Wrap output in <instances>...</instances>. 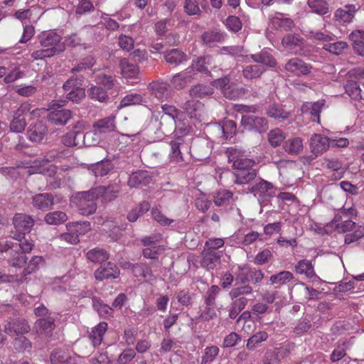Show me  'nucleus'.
I'll return each instance as SVG.
<instances>
[{"label": "nucleus", "mask_w": 364, "mask_h": 364, "mask_svg": "<svg viewBox=\"0 0 364 364\" xmlns=\"http://www.w3.org/2000/svg\"><path fill=\"white\" fill-rule=\"evenodd\" d=\"M166 61L170 64L178 65L186 61V55L178 49H171L164 55Z\"/></svg>", "instance_id": "38"}, {"label": "nucleus", "mask_w": 364, "mask_h": 364, "mask_svg": "<svg viewBox=\"0 0 364 364\" xmlns=\"http://www.w3.org/2000/svg\"><path fill=\"white\" fill-rule=\"evenodd\" d=\"M293 279V274L289 271H282L270 277L269 281L272 284L283 285Z\"/></svg>", "instance_id": "50"}, {"label": "nucleus", "mask_w": 364, "mask_h": 364, "mask_svg": "<svg viewBox=\"0 0 364 364\" xmlns=\"http://www.w3.org/2000/svg\"><path fill=\"white\" fill-rule=\"evenodd\" d=\"M67 230L79 235H85L91 229L90 223L87 221L69 223L66 225Z\"/></svg>", "instance_id": "46"}, {"label": "nucleus", "mask_w": 364, "mask_h": 364, "mask_svg": "<svg viewBox=\"0 0 364 364\" xmlns=\"http://www.w3.org/2000/svg\"><path fill=\"white\" fill-rule=\"evenodd\" d=\"M183 109L190 118L199 121L203 119L204 109L203 105L200 102L195 100L187 101L183 106Z\"/></svg>", "instance_id": "20"}, {"label": "nucleus", "mask_w": 364, "mask_h": 364, "mask_svg": "<svg viewBox=\"0 0 364 364\" xmlns=\"http://www.w3.org/2000/svg\"><path fill=\"white\" fill-rule=\"evenodd\" d=\"M251 58L254 62L259 63V65L266 68H274L277 65V60L267 50H262L260 53L251 55Z\"/></svg>", "instance_id": "25"}, {"label": "nucleus", "mask_w": 364, "mask_h": 364, "mask_svg": "<svg viewBox=\"0 0 364 364\" xmlns=\"http://www.w3.org/2000/svg\"><path fill=\"white\" fill-rule=\"evenodd\" d=\"M71 117L72 114L69 109H61L51 110L48 115V119L53 124L65 125Z\"/></svg>", "instance_id": "21"}, {"label": "nucleus", "mask_w": 364, "mask_h": 364, "mask_svg": "<svg viewBox=\"0 0 364 364\" xmlns=\"http://www.w3.org/2000/svg\"><path fill=\"white\" fill-rule=\"evenodd\" d=\"M192 77L190 70L187 68L183 72L177 73L173 76L171 82L175 88L182 89L187 85Z\"/></svg>", "instance_id": "36"}, {"label": "nucleus", "mask_w": 364, "mask_h": 364, "mask_svg": "<svg viewBox=\"0 0 364 364\" xmlns=\"http://www.w3.org/2000/svg\"><path fill=\"white\" fill-rule=\"evenodd\" d=\"M282 43L287 50L297 54L303 50L304 40L299 35L287 34L282 38Z\"/></svg>", "instance_id": "14"}, {"label": "nucleus", "mask_w": 364, "mask_h": 364, "mask_svg": "<svg viewBox=\"0 0 364 364\" xmlns=\"http://www.w3.org/2000/svg\"><path fill=\"white\" fill-rule=\"evenodd\" d=\"M171 151L168 158L172 163H179L183 161L181 150L184 149V141L183 139H176L170 143Z\"/></svg>", "instance_id": "24"}, {"label": "nucleus", "mask_w": 364, "mask_h": 364, "mask_svg": "<svg viewBox=\"0 0 364 364\" xmlns=\"http://www.w3.org/2000/svg\"><path fill=\"white\" fill-rule=\"evenodd\" d=\"M236 149L230 151L229 156V161H233V166L237 171L252 169V167L255 165V161L247 158H240L237 155Z\"/></svg>", "instance_id": "26"}, {"label": "nucleus", "mask_w": 364, "mask_h": 364, "mask_svg": "<svg viewBox=\"0 0 364 364\" xmlns=\"http://www.w3.org/2000/svg\"><path fill=\"white\" fill-rule=\"evenodd\" d=\"M347 94L353 100H360L362 98L361 89L357 82L348 80L346 87Z\"/></svg>", "instance_id": "55"}, {"label": "nucleus", "mask_w": 364, "mask_h": 364, "mask_svg": "<svg viewBox=\"0 0 364 364\" xmlns=\"http://www.w3.org/2000/svg\"><path fill=\"white\" fill-rule=\"evenodd\" d=\"M268 338V334L266 331H259L252 336L247 343V348L253 350L256 346L262 341H265Z\"/></svg>", "instance_id": "56"}, {"label": "nucleus", "mask_w": 364, "mask_h": 364, "mask_svg": "<svg viewBox=\"0 0 364 364\" xmlns=\"http://www.w3.org/2000/svg\"><path fill=\"white\" fill-rule=\"evenodd\" d=\"M325 105V100H321L315 102H305L301 106L303 114H309L312 121L320 122V112Z\"/></svg>", "instance_id": "19"}, {"label": "nucleus", "mask_w": 364, "mask_h": 364, "mask_svg": "<svg viewBox=\"0 0 364 364\" xmlns=\"http://www.w3.org/2000/svg\"><path fill=\"white\" fill-rule=\"evenodd\" d=\"M359 6L355 4H346L336 10L334 19L341 24H347L353 21Z\"/></svg>", "instance_id": "12"}, {"label": "nucleus", "mask_w": 364, "mask_h": 364, "mask_svg": "<svg viewBox=\"0 0 364 364\" xmlns=\"http://www.w3.org/2000/svg\"><path fill=\"white\" fill-rule=\"evenodd\" d=\"M267 114L269 117L274 118L279 121H283L289 117V112L284 110L281 106L277 105L271 106L267 111Z\"/></svg>", "instance_id": "49"}, {"label": "nucleus", "mask_w": 364, "mask_h": 364, "mask_svg": "<svg viewBox=\"0 0 364 364\" xmlns=\"http://www.w3.org/2000/svg\"><path fill=\"white\" fill-rule=\"evenodd\" d=\"M39 335L50 336L54 329V320L52 318H40L35 324Z\"/></svg>", "instance_id": "31"}, {"label": "nucleus", "mask_w": 364, "mask_h": 364, "mask_svg": "<svg viewBox=\"0 0 364 364\" xmlns=\"http://www.w3.org/2000/svg\"><path fill=\"white\" fill-rule=\"evenodd\" d=\"M190 95L193 97H203L213 94V89L207 85H197L190 89Z\"/></svg>", "instance_id": "54"}, {"label": "nucleus", "mask_w": 364, "mask_h": 364, "mask_svg": "<svg viewBox=\"0 0 364 364\" xmlns=\"http://www.w3.org/2000/svg\"><path fill=\"white\" fill-rule=\"evenodd\" d=\"M120 68L122 75L127 80V83L133 85L136 82L135 80L138 79L139 75L136 65L130 63L127 59H122L120 61Z\"/></svg>", "instance_id": "17"}, {"label": "nucleus", "mask_w": 364, "mask_h": 364, "mask_svg": "<svg viewBox=\"0 0 364 364\" xmlns=\"http://www.w3.org/2000/svg\"><path fill=\"white\" fill-rule=\"evenodd\" d=\"M14 346L18 351H23L30 348L31 343L23 335H21L14 338Z\"/></svg>", "instance_id": "63"}, {"label": "nucleus", "mask_w": 364, "mask_h": 364, "mask_svg": "<svg viewBox=\"0 0 364 364\" xmlns=\"http://www.w3.org/2000/svg\"><path fill=\"white\" fill-rule=\"evenodd\" d=\"M221 256V252H215L213 251L203 250L201 264L208 270L213 269L220 262Z\"/></svg>", "instance_id": "29"}, {"label": "nucleus", "mask_w": 364, "mask_h": 364, "mask_svg": "<svg viewBox=\"0 0 364 364\" xmlns=\"http://www.w3.org/2000/svg\"><path fill=\"white\" fill-rule=\"evenodd\" d=\"M107 329V323L106 322H100L92 329L89 338L92 341L94 346H97L101 344L103 336Z\"/></svg>", "instance_id": "32"}, {"label": "nucleus", "mask_w": 364, "mask_h": 364, "mask_svg": "<svg viewBox=\"0 0 364 364\" xmlns=\"http://www.w3.org/2000/svg\"><path fill=\"white\" fill-rule=\"evenodd\" d=\"M284 149L289 154L297 155L303 150V140L300 137H294L287 140Z\"/></svg>", "instance_id": "35"}, {"label": "nucleus", "mask_w": 364, "mask_h": 364, "mask_svg": "<svg viewBox=\"0 0 364 364\" xmlns=\"http://www.w3.org/2000/svg\"><path fill=\"white\" fill-rule=\"evenodd\" d=\"M97 280L102 281L108 279H115L119 275V270L117 265L108 262L105 265L100 266L94 273Z\"/></svg>", "instance_id": "16"}, {"label": "nucleus", "mask_w": 364, "mask_h": 364, "mask_svg": "<svg viewBox=\"0 0 364 364\" xmlns=\"http://www.w3.org/2000/svg\"><path fill=\"white\" fill-rule=\"evenodd\" d=\"M88 96L100 102H105L108 100L109 96L105 90L96 85H92L87 90Z\"/></svg>", "instance_id": "44"}, {"label": "nucleus", "mask_w": 364, "mask_h": 364, "mask_svg": "<svg viewBox=\"0 0 364 364\" xmlns=\"http://www.w3.org/2000/svg\"><path fill=\"white\" fill-rule=\"evenodd\" d=\"M232 197V193L227 190L218 191L214 196V203L218 206L227 205Z\"/></svg>", "instance_id": "58"}, {"label": "nucleus", "mask_w": 364, "mask_h": 364, "mask_svg": "<svg viewBox=\"0 0 364 364\" xmlns=\"http://www.w3.org/2000/svg\"><path fill=\"white\" fill-rule=\"evenodd\" d=\"M219 352V348L216 346H207L204 349L201 364H209L213 362L218 355Z\"/></svg>", "instance_id": "51"}, {"label": "nucleus", "mask_w": 364, "mask_h": 364, "mask_svg": "<svg viewBox=\"0 0 364 364\" xmlns=\"http://www.w3.org/2000/svg\"><path fill=\"white\" fill-rule=\"evenodd\" d=\"M114 116H110L102 119L98 120L93 124V131L88 132L84 134L83 139L85 143L87 146H92L91 139H92L94 135L100 133H105L108 132L114 131L115 129L114 124Z\"/></svg>", "instance_id": "4"}, {"label": "nucleus", "mask_w": 364, "mask_h": 364, "mask_svg": "<svg viewBox=\"0 0 364 364\" xmlns=\"http://www.w3.org/2000/svg\"><path fill=\"white\" fill-rule=\"evenodd\" d=\"M87 258L94 263H101L108 259L109 254L103 249L94 248L87 253Z\"/></svg>", "instance_id": "43"}, {"label": "nucleus", "mask_w": 364, "mask_h": 364, "mask_svg": "<svg viewBox=\"0 0 364 364\" xmlns=\"http://www.w3.org/2000/svg\"><path fill=\"white\" fill-rule=\"evenodd\" d=\"M53 197L49 193H39L33 197V205L35 208L46 210L53 205Z\"/></svg>", "instance_id": "27"}, {"label": "nucleus", "mask_w": 364, "mask_h": 364, "mask_svg": "<svg viewBox=\"0 0 364 364\" xmlns=\"http://www.w3.org/2000/svg\"><path fill=\"white\" fill-rule=\"evenodd\" d=\"M184 10L189 16L198 15L200 12L198 3L196 0H185Z\"/></svg>", "instance_id": "64"}, {"label": "nucleus", "mask_w": 364, "mask_h": 364, "mask_svg": "<svg viewBox=\"0 0 364 364\" xmlns=\"http://www.w3.org/2000/svg\"><path fill=\"white\" fill-rule=\"evenodd\" d=\"M68 218L65 212L56 210L47 213L44 220L48 225H58L65 223Z\"/></svg>", "instance_id": "37"}, {"label": "nucleus", "mask_w": 364, "mask_h": 364, "mask_svg": "<svg viewBox=\"0 0 364 364\" xmlns=\"http://www.w3.org/2000/svg\"><path fill=\"white\" fill-rule=\"evenodd\" d=\"M161 109L164 113L161 117V125H163L164 123H166L169 120L171 121L172 124L179 118H181L183 115V113L180 110H178L176 107L172 105L165 104L161 106Z\"/></svg>", "instance_id": "23"}, {"label": "nucleus", "mask_w": 364, "mask_h": 364, "mask_svg": "<svg viewBox=\"0 0 364 364\" xmlns=\"http://www.w3.org/2000/svg\"><path fill=\"white\" fill-rule=\"evenodd\" d=\"M52 364H77L76 357L63 350H56L50 356Z\"/></svg>", "instance_id": "34"}, {"label": "nucleus", "mask_w": 364, "mask_h": 364, "mask_svg": "<svg viewBox=\"0 0 364 364\" xmlns=\"http://www.w3.org/2000/svg\"><path fill=\"white\" fill-rule=\"evenodd\" d=\"M270 23L274 28L284 31L291 29L293 26V21L289 18L284 17L281 13H277L272 17Z\"/></svg>", "instance_id": "33"}, {"label": "nucleus", "mask_w": 364, "mask_h": 364, "mask_svg": "<svg viewBox=\"0 0 364 364\" xmlns=\"http://www.w3.org/2000/svg\"><path fill=\"white\" fill-rule=\"evenodd\" d=\"M55 156L50 155L42 161H35L33 165L28 167L26 173L29 175L41 173L44 176H53L56 173V167L50 164V161L54 160Z\"/></svg>", "instance_id": "6"}, {"label": "nucleus", "mask_w": 364, "mask_h": 364, "mask_svg": "<svg viewBox=\"0 0 364 364\" xmlns=\"http://www.w3.org/2000/svg\"><path fill=\"white\" fill-rule=\"evenodd\" d=\"M27 133L31 141L39 142L43 139L46 133V127L42 122H38L30 126Z\"/></svg>", "instance_id": "30"}, {"label": "nucleus", "mask_w": 364, "mask_h": 364, "mask_svg": "<svg viewBox=\"0 0 364 364\" xmlns=\"http://www.w3.org/2000/svg\"><path fill=\"white\" fill-rule=\"evenodd\" d=\"M308 4L315 14L324 15L328 12V5L325 0H309Z\"/></svg>", "instance_id": "48"}, {"label": "nucleus", "mask_w": 364, "mask_h": 364, "mask_svg": "<svg viewBox=\"0 0 364 364\" xmlns=\"http://www.w3.org/2000/svg\"><path fill=\"white\" fill-rule=\"evenodd\" d=\"M175 128V136L176 139H182L191 131V127L181 119V117L171 124Z\"/></svg>", "instance_id": "53"}, {"label": "nucleus", "mask_w": 364, "mask_h": 364, "mask_svg": "<svg viewBox=\"0 0 364 364\" xmlns=\"http://www.w3.org/2000/svg\"><path fill=\"white\" fill-rule=\"evenodd\" d=\"M295 271L297 274H304L309 278L316 277L314 266L311 262L307 259L300 260L295 266Z\"/></svg>", "instance_id": "40"}, {"label": "nucleus", "mask_w": 364, "mask_h": 364, "mask_svg": "<svg viewBox=\"0 0 364 364\" xmlns=\"http://www.w3.org/2000/svg\"><path fill=\"white\" fill-rule=\"evenodd\" d=\"M142 102V97L139 94H129L122 98L117 108L122 109L124 107L139 105Z\"/></svg>", "instance_id": "52"}, {"label": "nucleus", "mask_w": 364, "mask_h": 364, "mask_svg": "<svg viewBox=\"0 0 364 364\" xmlns=\"http://www.w3.org/2000/svg\"><path fill=\"white\" fill-rule=\"evenodd\" d=\"M4 331L8 335L16 337L28 333L30 326L24 319H14L5 326Z\"/></svg>", "instance_id": "13"}, {"label": "nucleus", "mask_w": 364, "mask_h": 364, "mask_svg": "<svg viewBox=\"0 0 364 364\" xmlns=\"http://www.w3.org/2000/svg\"><path fill=\"white\" fill-rule=\"evenodd\" d=\"M349 38L354 43V48L360 55L364 56V31L356 30L353 31Z\"/></svg>", "instance_id": "41"}, {"label": "nucleus", "mask_w": 364, "mask_h": 364, "mask_svg": "<svg viewBox=\"0 0 364 364\" xmlns=\"http://www.w3.org/2000/svg\"><path fill=\"white\" fill-rule=\"evenodd\" d=\"M16 232L14 234H21L24 235L32 230L34 225V220L29 215L22 213L16 214L13 220Z\"/></svg>", "instance_id": "11"}, {"label": "nucleus", "mask_w": 364, "mask_h": 364, "mask_svg": "<svg viewBox=\"0 0 364 364\" xmlns=\"http://www.w3.org/2000/svg\"><path fill=\"white\" fill-rule=\"evenodd\" d=\"M347 48V43L344 41H338L333 43L325 44L323 48L334 55H341Z\"/></svg>", "instance_id": "59"}, {"label": "nucleus", "mask_w": 364, "mask_h": 364, "mask_svg": "<svg viewBox=\"0 0 364 364\" xmlns=\"http://www.w3.org/2000/svg\"><path fill=\"white\" fill-rule=\"evenodd\" d=\"M265 70L266 69L259 64L247 65L243 68L242 75L247 80H252L259 77Z\"/></svg>", "instance_id": "39"}, {"label": "nucleus", "mask_w": 364, "mask_h": 364, "mask_svg": "<svg viewBox=\"0 0 364 364\" xmlns=\"http://www.w3.org/2000/svg\"><path fill=\"white\" fill-rule=\"evenodd\" d=\"M330 139L319 134H314L310 139V148L316 155L322 154L330 147Z\"/></svg>", "instance_id": "15"}, {"label": "nucleus", "mask_w": 364, "mask_h": 364, "mask_svg": "<svg viewBox=\"0 0 364 364\" xmlns=\"http://www.w3.org/2000/svg\"><path fill=\"white\" fill-rule=\"evenodd\" d=\"M364 236V226L358 225L356 228H354V231L352 233L347 234L345 236V243L351 244L354 242L358 241Z\"/></svg>", "instance_id": "61"}, {"label": "nucleus", "mask_w": 364, "mask_h": 364, "mask_svg": "<svg viewBox=\"0 0 364 364\" xmlns=\"http://www.w3.org/2000/svg\"><path fill=\"white\" fill-rule=\"evenodd\" d=\"M39 42L43 48L52 51V55L65 50V43L61 42L62 37L54 31H44L38 36Z\"/></svg>", "instance_id": "3"}, {"label": "nucleus", "mask_w": 364, "mask_h": 364, "mask_svg": "<svg viewBox=\"0 0 364 364\" xmlns=\"http://www.w3.org/2000/svg\"><path fill=\"white\" fill-rule=\"evenodd\" d=\"M63 90L67 93V98L75 102H80L85 96V90L79 86L77 79L70 78L63 85Z\"/></svg>", "instance_id": "10"}, {"label": "nucleus", "mask_w": 364, "mask_h": 364, "mask_svg": "<svg viewBox=\"0 0 364 364\" xmlns=\"http://www.w3.org/2000/svg\"><path fill=\"white\" fill-rule=\"evenodd\" d=\"M221 129L225 139L231 138L236 133V123L232 120H225L224 121Z\"/></svg>", "instance_id": "62"}, {"label": "nucleus", "mask_w": 364, "mask_h": 364, "mask_svg": "<svg viewBox=\"0 0 364 364\" xmlns=\"http://www.w3.org/2000/svg\"><path fill=\"white\" fill-rule=\"evenodd\" d=\"M151 180V176L147 171L140 170L131 174L128 184L132 188H139L147 186Z\"/></svg>", "instance_id": "18"}, {"label": "nucleus", "mask_w": 364, "mask_h": 364, "mask_svg": "<svg viewBox=\"0 0 364 364\" xmlns=\"http://www.w3.org/2000/svg\"><path fill=\"white\" fill-rule=\"evenodd\" d=\"M43 264V259L40 256L32 257L26 268L24 269L23 274L21 277L18 275H7L0 273V283L11 282L14 281L23 282L26 279V277L35 272Z\"/></svg>", "instance_id": "5"}, {"label": "nucleus", "mask_w": 364, "mask_h": 364, "mask_svg": "<svg viewBox=\"0 0 364 364\" xmlns=\"http://www.w3.org/2000/svg\"><path fill=\"white\" fill-rule=\"evenodd\" d=\"M213 58L211 56L207 55L197 58L193 60L191 65L188 68L190 70L191 74L194 75L196 72L208 73V67L213 64Z\"/></svg>", "instance_id": "22"}, {"label": "nucleus", "mask_w": 364, "mask_h": 364, "mask_svg": "<svg viewBox=\"0 0 364 364\" xmlns=\"http://www.w3.org/2000/svg\"><path fill=\"white\" fill-rule=\"evenodd\" d=\"M12 237L18 242V245L21 249L22 252H18L14 250V243L9 241L0 243V252L9 251L11 257L9 259V263L10 265L14 267H21L24 265L27 259L25 254L32 250L33 243L26 240L24 235H21V234H14Z\"/></svg>", "instance_id": "2"}, {"label": "nucleus", "mask_w": 364, "mask_h": 364, "mask_svg": "<svg viewBox=\"0 0 364 364\" xmlns=\"http://www.w3.org/2000/svg\"><path fill=\"white\" fill-rule=\"evenodd\" d=\"M229 82L230 79L225 77L213 81V85L221 90L225 97L229 99H235L238 96L239 92L237 90L232 89V87Z\"/></svg>", "instance_id": "28"}, {"label": "nucleus", "mask_w": 364, "mask_h": 364, "mask_svg": "<svg viewBox=\"0 0 364 364\" xmlns=\"http://www.w3.org/2000/svg\"><path fill=\"white\" fill-rule=\"evenodd\" d=\"M241 122L245 129L255 132L263 133L268 129L267 121L262 117L242 116Z\"/></svg>", "instance_id": "9"}, {"label": "nucleus", "mask_w": 364, "mask_h": 364, "mask_svg": "<svg viewBox=\"0 0 364 364\" xmlns=\"http://www.w3.org/2000/svg\"><path fill=\"white\" fill-rule=\"evenodd\" d=\"M257 176L255 169L237 171L235 173V182L238 184H245L254 180Z\"/></svg>", "instance_id": "42"}, {"label": "nucleus", "mask_w": 364, "mask_h": 364, "mask_svg": "<svg viewBox=\"0 0 364 364\" xmlns=\"http://www.w3.org/2000/svg\"><path fill=\"white\" fill-rule=\"evenodd\" d=\"M150 208V204L148 202H141L139 207L133 208L127 215V219L130 222H135L141 215L146 213Z\"/></svg>", "instance_id": "47"}, {"label": "nucleus", "mask_w": 364, "mask_h": 364, "mask_svg": "<svg viewBox=\"0 0 364 364\" xmlns=\"http://www.w3.org/2000/svg\"><path fill=\"white\" fill-rule=\"evenodd\" d=\"M285 71L295 76H301L309 75L312 69V66L305 63L299 58L289 59L284 65Z\"/></svg>", "instance_id": "8"}, {"label": "nucleus", "mask_w": 364, "mask_h": 364, "mask_svg": "<svg viewBox=\"0 0 364 364\" xmlns=\"http://www.w3.org/2000/svg\"><path fill=\"white\" fill-rule=\"evenodd\" d=\"M150 87L155 96L163 100L168 95L169 92L168 85L164 82H154L150 84Z\"/></svg>", "instance_id": "45"}, {"label": "nucleus", "mask_w": 364, "mask_h": 364, "mask_svg": "<svg viewBox=\"0 0 364 364\" xmlns=\"http://www.w3.org/2000/svg\"><path fill=\"white\" fill-rule=\"evenodd\" d=\"M285 138L284 132L279 129H272L268 134V139L270 144L275 147L280 145Z\"/></svg>", "instance_id": "57"}, {"label": "nucleus", "mask_w": 364, "mask_h": 364, "mask_svg": "<svg viewBox=\"0 0 364 364\" xmlns=\"http://www.w3.org/2000/svg\"><path fill=\"white\" fill-rule=\"evenodd\" d=\"M119 190L117 186H100L86 192L78 193L75 199L80 213L82 215H90L97 208L95 200L101 196L105 200H112L117 197Z\"/></svg>", "instance_id": "1"}, {"label": "nucleus", "mask_w": 364, "mask_h": 364, "mask_svg": "<svg viewBox=\"0 0 364 364\" xmlns=\"http://www.w3.org/2000/svg\"><path fill=\"white\" fill-rule=\"evenodd\" d=\"M83 136L82 133L78 132H71L62 136L61 142L66 146H74L79 144L77 141L78 136Z\"/></svg>", "instance_id": "60"}, {"label": "nucleus", "mask_w": 364, "mask_h": 364, "mask_svg": "<svg viewBox=\"0 0 364 364\" xmlns=\"http://www.w3.org/2000/svg\"><path fill=\"white\" fill-rule=\"evenodd\" d=\"M251 193L258 199L259 203H264L275 195L273 185L264 180L260 179L250 188Z\"/></svg>", "instance_id": "7"}]
</instances>
